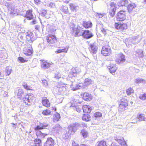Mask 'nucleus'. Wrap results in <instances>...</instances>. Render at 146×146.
<instances>
[{"label":"nucleus","instance_id":"30","mask_svg":"<svg viewBox=\"0 0 146 146\" xmlns=\"http://www.w3.org/2000/svg\"><path fill=\"white\" fill-rule=\"evenodd\" d=\"M97 27L98 29L104 34H106L107 30L104 28V27L103 24H99L97 25Z\"/></svg>","mask_w":146,"mask_h":146},{"label":"nucleus","instance_id":"19","mask_svg":"<svg viewBox=\"0 0 146 146\" xmlns=\"http://www.w3.org/2000/svg\"><path fill=\"white\" fill-rule=\"evenodd\" d=\"M32 9H31L27 11L24 17L29 20H31L33 18V16L32 14Z\"/></svg>","mask_w":146,"mask_h":146},{"label":"nucleus","instance_id":"32","mask_svg":"<svg viewBox=\"0 0 146 146\" xmlns=\"http://www.w3.org/2000/svg\"><path fill=\"white\" fill-rule=\"evenodd\" d=\"M51 111L49 108H47L44 110L42 112V113L44 115H48L51 114Z\"/></svg>","mask_w":146,"mask_h":146},{"label":"nucleus","instance_id":"60","mask_svg":"<svg viewBox=\"0 0 146 146\" xmlns=\"http://www.w3.org/2000/svg\"><path fill=\"white\" fill-rule=\"evenodd\" d=\"M39 26L38 25H36L35 26V29L37 30L39 29Z\"/></svg>","mask_w":146,"mask_h":146},{"label":"nucleus","instance_id":"44","mask_svg":"<svg viewBox=\"0 0 146 146\" xmlns=\"http://www.w3.org/2000/svg\"><path fill=\"white\" fill-rule=\"evenodd\" d=\"M137 118L141 121L145 120V118L143 115L141 114L138 115L137 116Z\"/></svg>","mask_w":146,"mask_h":146},{"label":"nucleus","instance_id":"26","mask_svg":"<svg viewBox=\"0 0 146 146\" xmlns=\"http://www.w3.org/2000/svg\"><path fill=\"white\" fill-rule=\"evenodd\" d=\"M82 118V119L84 121H88L90 120L91 117L88 113H85L83 114Z\"/></svg>","mask_w":146,"mask_h":146},{"label":"nucleus","instance_id":"57","mask_svg":"<svg viewBox=\"0 0 146 146\" xmlns=\"http://www.w3.org/2000/svg\"><path fill=\"white\" fill-rule=\"evenodd\" d=\"M72 145V146H79V144L74 141H73Z\"/></svg>","mask_w":146,"mask_h":146},{"label":"nucleus","instance_id":"52","mask_svg":"<svg viewBox=\"0 0 146 146\" xmlns=\"http://www.w3.org/2000/svg\"><path fill=\"white\" fill-rule=\"evenodd\" d=\"M35 3L36 5H38L42 3L41 0H34Z\"/></svg>","mask_w":146,"mask_h":146},{"label":"nucleus","instance_id":"41","mask_svg":"<svg viewBox=\"0 0 146 146\" xmlns=\"http://www.w3.org/2000/svg\"><path fill=\"white\" fill-rule=\"evenodd\" d=\"M135 55L136 56L142 57L143 56V51L140 50L136 51L135 53Z\"/></svg>","mask_w":146,"mask_h":146},{"label":"nucleus","instance_id":"3","mask_svg":"<svg viewBox=\"0 0 146 146\" xmlns=\"http://www.w3.org/2000/svg\"><path fill=\"white\" fill-rule=\"evenodd\" d=\"M128 100L126 99L122 98L119 105L118 110L119 112L124 111L127 109L128 106Z\"/></svg>","mask_w":146,"mask_h":146},{"label":"nucleus","instance_id":"51","mask_svg":"<svg viewBox=\"0 0 146 146\" xmlns=\"http://www.w3.org/2000/svg\"><path fill=\"white\" fill-rule=\"evenodd\" d=\"M144 81V80L142 79H136L135 80V82L136 84H139L142 82Z\"/></svg>","mask_w":146,"mask_h":146},{"label":"nucleus","instance_id":"14","mask_svg":"<svg viewBox=\"0 0 146 146\" xmlns=\"http://www.w3.org/2000/svg\"><path fill=\"white\" fill-rule=\"evenodd\" d=\"M66 84L63 83H58L57 85V87L59 88L58 90L60 92H65L66 90Z\"/></svg>","mask_w":146,"mask_h":146},{"label":"nucleus","instance_id":"61","mask_svg":"<svg viewBox=\"0 0 146 146\" xmlns=\"http://www.w3.org/2000/svg\"><path fill=\"white\" fill-rule=\"evenodd\" d=\"M69 1L68 0H66L65 1H64V2L65 3L68 4L69 3Z\"/></svg>","mask_w":146,"mask_h":146},{"label":"nucleus","instance_id":"50","mask_svg":"<svg viewBox=\"0 0 146 146\" xmlns=\"http://www.w3.org/2000/svg\"><path fill=\"white\" fill-rule=\"evenodd\" d=\"M23 100L24 101V102L27 105H30V104H29V99L27 97H25L23 98Z\"/></svg>","mask_w":146,"mask_h":146},{"label":"nucleus","instance_id":"31","mask_svg":"<svg viewBox=\"0 0 146 146\" xmlns=\"http://www.w3.org/2000/svg\"><path fill=\"white\" fill-rule=\"evenodd\" d=\"M33 144L34 146H41L42 141L39 139H35L33 141Z\"/></svg>","mask_w":146,"mask_h":146},{"label":"nucleus","instance_id":"36","mask_svg":"<svg viewBox=\"0 0 146 146\" xmlns=\"http://www.w3.org/2000/svg\"><path fill=\"white\" fill-rule=\"evenodd\" d=\"M126 92L127 95L130 96L134 93V90L133 88L130 87L126 89Z\"/></svg>","mask_w":146,"mask_h":146},{"label":"nucleus","instance_id":"34","mask_svg":"<svg viewBox=\"0 0 146 146\" xmlns=\"http://www.w3.org/2000/svg\"><path fill=\"white\" fill-rule=\"evenodd\" d=\"M109 13L111 17H113L116 11V9L109 8Z\"/></svg>","mask_w":146,"mask_h":146},{"label":"nucleus","instance_id":"33","mask_svg":"<svg viewBox=\"0 0 146 146\" xmlns=\"http://www.w3.org/2000/svg\"><path fill=\"white\" fill-rule=\"evenodd\" d=\"M68 48L67 47H64L61 49H58L55 51L56 54H58L62 52L67 53L68 50Z\"/></svg>","mask_w":146,"mask_h":146},{"label":"nucleus","instance_id":"49","mask_svg":"<svg viewBox=\"0 0 146 146\" xmlns=\"http://www.w3.org/2000/svg\"><path fill=\"white\" fill-rule=\"evenodd\" d=\"M110 8L116 9V4L113 2H112L110 3Z\"/></svg>","mask_w":146,"mask_h":146},{"label":"nucleus","instance_id":"6","mask_svg":"<svg viewBox=\"0 0 146 146\" xmlns=\"http://www.w3.org/2000/svg\"><path fill=\"white\" fill-rule=\"evenodd\" d=\"M126 11L120 10L117 13L116 17L117 21H122L126 19Z\"/></svg>","mask_w":146,"mask_h":146},{"label":"nucleus","instance_id":"23","mask_svg":"<svg viewBox=\"0 0 146 146\" xmlns=\"http://www.w3.org/2000/svg\"><path fill=\"white\" fill-rule=\"evenodd\" d=\"M82 26L86 29H88L92 27V24L90 21H84L83 22Z\"/></svg>","mask_w":146,"mask_h":146},{"label":"nucleus","instance_id":"2","mask_svg":"<svg viewBox=\"0 0 146 146\" xmlns=\"http://www.w3.org/2000/svg\"><path fill=\"white\" fill-rule=\"evenodd\" d=\"M74 23H72L70 26V29L72 30V33L74 37H79L82 36V30L80 27H75Z\"/></svg>","mask_w":146,"mask_h":146},{"label":"nucleus","instance_id":"47","mask_svg":"<svg viewBox=\"0 0 146 146\" xmlns=\"http://www.w3.org/2000/svg\"><path fill=\"white\" fill-rule=\"evenodd\" d=\"M139 97L141 100H146V93L140 95Z\"/></svg>","mask_w":146,"mask_h":146},{"label":"nucleus","instance_id":"48","mask_svg":"<svg viewBox=\"0 0 146 146\" xmlns=\"http://www.w3.org/2000/svg\"><path fill=\"white\" fill-rule=\"evenodd\" d=\"M18 91L17 95L18 96H21L22 94H23V90L21 88H19Z\"/></svg>","mask_w":146,"mask_h":146},{"label":"nucleus","instance_id":"8","mask_svg":"<svg viewBox=\"0 0 146 146\" xmlns=\"http://www.w3.org/2000/svg\"><path fill=\"white\" fill-rule=\"evenodd\" d=\"M126 60L125 56L121 53L116 55L115 57V61L117 63L120 64L125 62Z\"/></svg>","mask_w":146,"mask_h":146},{"label":"nucleus","instance_id":"21","mask_svg":"<svg viewBox=\"0 0 146 146\" xmlns=\"http://www.w3.org/2000/svg\"><path fill=\"white\" fill-rule=\"evenodd\" d=\"M83 112L85 113H89L91 112L92 109L89 105H84L82 107Z\"/></svg>","mask_w":146,"mask_h":146},{"label":"nucleus","instance_id":"5","mask_svg":"<svg viewBox=\"0 0 146 146\" xmlns=\"http://www.w3.org/2000/svg\"><path fill=\"white\" fill-rule=\"evenodd\" d=\"M101 53L105 56L110 55L111 53V50L110 46L105 45L103 46L101 50Z\"/></svg>","mask_w":146,"mask_h":146},{"label":"nucleus","instance_id":"4","mask_svg":"<svg viewBox=\"0 0 146 146\" xmlns=\"http://www.w3.org/2000/svg\"><path fill=\"white\" fill-rule=\"evenodd\" d=\"M114 27L117 30L121 32L124 31L128 28L127 24L126 23L120 22H115L114 24Z\"/></svg>","mask_w":146,"mask_h":146},{"label":"nucleus","instance_id":"29","mask_svg":"<svg viewBox=\"0 0 146 146\" xmlns=\"http://www.w3.org/2000/svg\"><path fill=\"white\" fill-rule=\"evenodd\" d=\"M110 72L112 74H114L117 69V68L115 65H110L108 66Z\"/></svg>","mask_w":146,"mask_h":146},{"label":"nucleus","instance_id":"10","mask_svg":"<svg viewBox=\"0 0 146 146\" xmlns=\"http://www.w3.org/2000/svg\"><path fill=\"white\" fill-rule=\"evenodd\" d=\"M24 54L27 56H29L33 54V51L31 44H30L29 47H25L23 50Z\"/></svg>","mask_w":146,"mask_h":146},{"label":"nucleus","instance_id":"63","mask_svg":"<svg viewBox=\"0 0 146 146\" xmlns=\"http://www.w3.org/2000/svg\"><path fill=\"white\" fill-rule=\"evenodd\" d=\"M81 146H86V145L84 144H81L80 145Z\"/></svg>","mask_w":146,"mask_h":146},{"label":"nucleus","instance_id":"40","mask_svg":"<svg viewBox=\"0 0 146 146\" xmlns=\"http://www.w3.org/2000/svg\"><path fill=\"white\" fill-rule=\"evenodd\" d=\"M61 11L65 14H67L68 10L67 7L62 6L61 8Z\"/></svg>","mask_w":146,"mask_h":146},{"label":"nucleus","instance_id":"55","mask_svg":"<svg viewBox=\"0 0 146 146\" xmlns=\"http://www.w3.org/2000/svg\"><path fill=\"white\" fill-rule=\"evenodd\" d=\"M61 75L60 74H55L54 78L56 79H59L61 78Z\"/></svg>","mask_w":146,"mask_h":146},{"label":"nucleus","instance_id":"12","mask_svg":"<svg viewBox=\"0 0 146 146\" xmlns=\"http://www.w3.org/2000/svg\"><path fill=\"white\" fill-rule=\"evenodd\" d=\"M115 140L118 143L119 145L117 146L114 143H112L111 146H127L126 141L123 139H117Z\"/></svg>","mask_w":146,"mask_h":146},{"label":"nucleus","instance_id":"43","mask_svg":"<svg viewBox=\"0 0 146 146\" xmlns=\"http://www.w3.org/2000/svg\"><path fill=\"white\" fill-rule=\"evenodd\" d=\"M18 60L21 63H24L27 62L28 60L27 59H24L22 57H19L18 58Z\"/></svg>","mask_w":146,"mask_h":146},{"label":"nucleus","instance_id":"53","mask_svg":"<svg viewBox=\"0 0 146 146\" xmlns=\"http://www.w3.org/2000/svg\"><path fill=\"white\" fill-rule=\"evenodd\" d=\"M42 83L45 86H47L48 85V81L46 80L45 79H43L42 80Z\"/></svg>","mask_w":146,"mask_h":146},{"label":"nucleus","instance_id":"42","mask_svg":"<svg viewBox=\"0 0 146 146\" xmlns=\"http://www.w3.org/2000/svg\"><path fill=\"white\" fill-rule=\"evenodd\" d=\"M25 97H27L28 99H29V103H30L32 102L33 101V100L34 99V97L33 96H32V95H26L25 96Z\"/></svg>","mask_w":146,"mask_h":146},{"label":"nucleus","instance_id":"22","mask_svg":"<svg viewBox=\"0 0 146 146\" xmlns=\"http://www.w3.org/2000/svg\"><path fill=\"white\" fill-rule=\"evenodd\" d=\"M41 62V66L44 69L48 68L50 66V64L47 62V61L43 60H40Z\"/></svg>","mask_w":146,"mask_h":146},{"label":"nucleus","instance_id":"16","mask_svg":"<svg viewBox=\"0 0 146 146\" xmlns=\"http://www.w3.org/2000/svg\"><path fill=\"white\" fill-rule=\"evenodd\" d=\"M82 98L85 100L90 101L92 98V96L91 94L87 92L82 93L81 94Z\"/></svg>","mask_w":146,"mask_h":146},{"label":"nucleus","instance_id":"45","mask_svg":"<svg viewBox=\"0 0 146 146\" xmlns=\"http://www.w3.org/2000/svg\"><path fill=\"white\" fill-rule=\"evenodd\" d=\"M77 74V72L75 68H73L72 69L71 72H70V74L74 76H76Z\"/></svg>","mask_w":146,"mask_h":146},{"label":"nucleus","instance_id":"15","mask_svg":"<svg viewBox=\"0 0 146 146\" xmlns=\"http://www.w3.org/2000/svg\"><path fill=\"white\" fill-rule=\"evenodd\" d=\"M55 144L54 140L51 137L47 138L46 141L44 143V146H54Z\"/></svg>","mask_w":146,"mask_h":146},{"label":"nucleus","instance_id":"18","mask_svg":"<svg viewBox=\"0 0 146 146\" xmlns=\"http://www.w3.org/2000/svg\"><path fill=\"white\" fill-rule=\"evenodd\" d=\"M34 40V38L33 33L32 32L28 33L26 35V40L27 42H29L31 44Z\"/></svg>","mask_w":146,"mask_h":146},{"label":"nucleus","instance_id":"46","mask_svg":"<svg viewBox=\"0 0 146 146\" xmlns=\"http://www.w3.org/2000/svg\"><path fill=\"white\" fill-rule=\"evenodd\" d=\"M94 116L96 118L100 117L102 116V114L100 112H95L94 114Z\"/></svg>","mask_w":146,"mask_h":146},{"label":"nucleus","instance_id":"17","mask_svg":"<svg viewBox=\"0 0 146 146\" xmlns=\"http://www.w3.org/2000/svg\"><path fill=\"white\" fill-rule=\"evenodd\" d=\"M41 102L42 105L46 108H49L50 106V103L46 97L42 98Z\"/></svg>","mask_w":146,"mask_h":146},{"label":"nucleus","instance_id":"27","mask_svg":"<svg viewBox=\"0 0 146 146\" xmlns=\"http://www.w3.org/2000/svg\"><path fill=\"white\" fill-rule=\"evenodd\" d=\"M98 47L94 44H90V50L91 52L93 53H96L97 51Z\"/></svg>","mask_w":146,"mask_h":146},{"label":"nucleus","instance_id":"28","mask_svg":"<svg viewBox=\"0 0 146 146\" xmlns=\"http://www.w3.org/2000/svg\"><path fill=\"white\" fill-rule=\"evenodd\" d=\"M128 3L127 0H121L118 2L117 4L119 7L126 6Z\"/></svg>","mask_w":146,"mask_h":146},{"label":"nucleus","instance_id":"9","mask_svg":"<svg viewBox=\"0 0 146 146\" xmlns=\"http://www.w3.org/2000/svg\"><path fill=\"white\" fill-rule=\"evenodd\" d=\"M136 5L135 3H131L129 4L127 7V9L130 13L134 12L136 10Z\"/></svg>","mask_w":146,"mask_h":146},{"label":"nucleus","instance_id":"56","mask_svg":"<svg viewBox=\"0 0 146 146\" xmlns=\"http://www.w3.org/2000/svg\"><path fill=\"white\" fill-rule=\"evenodd\" d=\"M37 23V22L36 20L35 19H34L32 21H31L30 24L31 25H33L36 24Z\"/></svg>","mask_w":146,"mask_h":146},{"label":"nucleus","instance_id":"20","mask_svg":"<svg viewBox=\"0 0 146 146\" xmlns=\"http://www.w3.org/2000/svg\"><path fill=\"white\" fill-rule=\"evenodd\" d=\"M72 90H76L77 89L85 88L84 83H79L76 84L75 86L72 85Z\"/></svg>","mask_w":146,"mask_h":146},{"label":"nucleus","instance_id":"24","mask_svg":"<svg viewBox=\"0 0 146 146\" xmlns=\"http://www.w3.org/2000/svg\"><path fill=\"white\" fill-rule=\"evenodd\" d=\"M93 81L89 78H86L85 79L84 84L85 88L93 84Z\"/></svg>","mask_w":146,"mask_h":146},{"label":"nucleus","instance_id":"11","mask_svg":"<svg viewBox=\"0 0 146 146\" xmlns=\"http://www.w3.org/2000/svg\"><path fill=\"white\" fill-rule=\"evenodd\" d=\"M83 37L86 39L90 38L93 36V35L89 30H85L82 33Z\"/></svg>","mask_w":146,"mask_h":146},{"label":"nucleus","instance_id":"59","mask_svg":"<svg viewBox=\"0 0 146 146\" xmlns=\"http://www.w3.org/2000/svg\"><path fill=\"white\" fill-rule=\"evenodd\" d=\"M52 110L54 111H56V107H52Z\"/></svg>","mask_w":146,"mask_h":146},{"label":"nucleus","instance_id":"7","mask_svg":"<svg viewBox=\"0 0 146 146\" xmlns=\"http://www.w3.org/2000/svg\"><path fill=\"white\" fill-rule=\"evenodd\" d=\"M57 38L55 35L48 34L46 36L47 42L49 44H54L57 42Z\"/></svg>","mask_w":146,"mask_h":146},{"label":"nucleus","instance_id":"25","mask_svg":"<svg viewBox=\"0 0 146 146\" xmlns=\"http://www.w3.org/2000/svg\"><path fill=\"white\" fill-rule=\"evenodd\" d=\"M61 117L60 114L56 112L53 116L52 121L54 122H56L59 121Z\"/></svg>","mask_w":146,"mask_h":146},{"label":"nucleus","instance_id":"64","mask_svg":"<svg viewBox=\"0 0 146 146\" xmlns=\"http://www.w3.org/2000/svg\"><path fill=\"white\" fill-rule=\"evenodd\" d=\"M130 103L131 104V105L133 104V102H131Z\"/></svg>","mask_w":146,"mask_h":146},{"label":"nucleus","instance_id":"39","mask_svg":"<svg viewBox=\"0 0 146 146\" xmlns=\"http://www.w3.org/2000/svg\"><path fill=\"white\" fill-rule=\"evenodd\" d=\"M80 133L84 138H86L88 135V132L84 129H82Z\"/></svg>","mask_w":146,"mask_h":146},{"label":"nucleus","instance_id":"38","mask_svg":"<svg viewBox=\"0 0 146 146\" xmlns=\"http://www.w3.org/2000/svg\"><path fill=\"white\" fill-rule=\"evenodd\" d=\"M69 8L70 10L72 11H76V7L77 6L73 3H70L69 5Z\"/></svg>","mask_w":146,"mask_h":146},{"label":"nucleus","instance_id":"58","mask_svg":"<svg viewBox=\"0 0 146 146\" xmlns=\"http://www.w3.org/2000/svg\"><path fill=\"white\" fill-rule=\"evenodd\" d=\"M6 75H9L11 73V71L7 69L6 71Z\"/></svg>","mask_w":146,"mask_h":146},{"label":"nucleus","instance_id":"54","mask_svg":"<svg viewBox=\"0 0 146 146\" xmlns=\"http://www.w3.org/2000/svg\"><path fill=\"white\" fill-rule=\"evenodd\" d=\"M104 16L103 14L99 13H97L96 15V17L99 18H102Z\"/></svg>","mask_w":146,"mask_h":146},{"label":"nucleus","instance_id":"62","mask_svg":"<svg viewBox=\"0 0 146 146\" xmlns=\"http://www.w3.org/2000/svg\"><path fill=\"white\" fill-rule=\"evenodd\" d=\"M77 111H80V109H79V108L77 109Z\"/></svg>","mask_w":146,"mask_h":146},{"label":"nucleus","instance_id":"37","mask_svg":"<svg viewBox=\"0 0 146 146\" xmlns=\"http://www.w3.org/2000/svg\"><path fill=\"white\" fill-rule=\"evenodd\" d=\"M23 86L25 89L28 90H33L32 87L28 85L26 82H24L23 84Z\"/></svg>","mask_w":146,"mask_h":146},{"label":"nucleus","instance_id":"13","mask_svg":"<svg viewBox=\"0 0 146 146\" xmlns=\"http://www.w3.org/2000/svg\"><path fill=\"white\" fill-rule=\"evenodd\" d=\"M78 124L74 123L69 127L68 132H70L71 134H73L78 129Z\"/></svg>","mask_w":146,"mask_h":146},{"label":"nucleus","instance_id":"35","mask_svg":"<svg viewBox=\"0 0 146 146\" xmlns=\"http://www.w3.org/2000/svg\"><path fill=\"white\" fill-rule=\"evenodd\" d=\"M97 146H107V145L105 141L102 140L97 142Z\"/></svg>","mask_w":146,"mask_h":146},{"label":"nucleus","instance_id":"1","mask_svg":"<svg viewBox=\"0 0 146 146\" xmlns=\"http://www.w3.org/2000/svg\"><path fill=\"white\" fill-rule=\"evenodd\" d=\"M48 126V124L44 122H39V125H38L34 128V129L36 131V135L37 137L42 139L45 138V137L47 135V134L42 133L39 130L46 129Z\"/></svg>","mask_w":146,"mask_h":146}]
</instances>
